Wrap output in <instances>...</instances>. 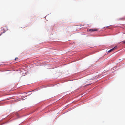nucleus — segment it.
<instances>
[{
    "instance_id": "obj_1",
    "label": "nucleus",
    "mask_w": 125,
    "mask_h": 125,
    "mask_svg": "<svg viewBox=\"0 0 125 125\" xmlns=\"http://www.w3.org/2000/svg\"><path fill=\"white\" fill-rule=\"evenodd\" d=\"M98 30V29L97 28H94L93 29H90L88 31H89L90 32H93L96 31H97Z\"/></svg>"
},
{
    "instance_id": "obj_2",
    "label": "nucleus",
    "mask_w": 125,
    "mask_h": 125,
    "mask_svg": "<svg viewBox=\"0 0 125 125\" xmlns=\"http://www.w3.org/2000/svg\"><path fill=\"white\" fill-rule=\"evenodd\" d=\"M116 47H114L113 48H112V49H111L108 52H111V51H112V50H114L115 49H116Z\"/></svg>"
},
{
    "instance_id": "obj_3",
    "label": "nucleus",
    "mask_w": 125,
    "mask_h": 125,
    "mask_svg": "<svg viewBox=\"0 0 125 125\" xmlns=\"http://www.w3.org/2000/svg\"><path fill=\"white\" fill-rule=\"evenodd\" d=\"M122 42V43L125 44V41H123Z\"/></svg>"
},
{
    "instance_id": "obj_4",
    "label": "nucleus",
    "mask_w": 125,
    "mask_h": 125,
    "mask_svg": "<svg viewBox=\"0 0 125 125\" xmlns=\"http://www.w3.org/2000/svg\"><path fill=\"white\" fill-rule=\"evenodd\" d=\"M17 59H18V58H16L15 59V60H16Z\"/></svg>"
},
{
    "instance_id": "obj_5",
    "label": "nucleus",
    "mask_w": 125,
    "mask_h": 125,
    "mask_svg": "<svg viewBox=\"0 0 125 125\" xmlns=\"http://www.w3.org/2000/svg\"><path fill=\"white\" fill-rule=\"evenodd\" d=\"M90 84H88V85H90Z\"/></svg>"
},
{
    "instance_id": "obj_6",
    "label": "nucleus",
    "mask_w": 125,
    "mask_h": 125,
    "mask_svg": "<svg viewBox=\"0 0 125 125\" xmlns=\"http://www.w3.org/2000/svg\"><path fill=\"white\" fill-rule=\"evenodd\" d=\"M5 32V31H4L3 32V33H4V32Z\"/></svg>"
},
{
    "instance_id": "obj_7",
    "label": "nucleus",
    "mask_w": 125,
    "mask_h": 125,
    "mask_svg": "<svg viewBox=\"0 0 125 125\" xmlns=\"http://www.w3.org/2000/svg\"><path fill=\"white\" fill-rule=\"evenodd\" d=\"M1 35V34H0V36Z\"/></svg>"
}]
</instances>
